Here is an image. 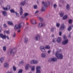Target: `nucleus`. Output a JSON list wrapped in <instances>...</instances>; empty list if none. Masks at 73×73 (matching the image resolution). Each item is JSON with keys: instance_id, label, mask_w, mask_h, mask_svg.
<instances>
[{"instance_id": "f257e3e1", "label": "nucleus", "mask_w": 73, "mask_h": 73, "mask_svg": "<svg viewBox=\"0 0 73 73\" xmlns=\"http://www.w3.org/2000/svg\"><path fill=\"white\" fill-rule=\"evenodd\" d=\"M42 4L44 5V6L42 7L41 11L42 12H44L45 11L46 8H47L48 6L50 4V3L48 1H47V2H44V1H43L42 2Z\"/></svg>"}, {"instance_id": "f03ea898", "label": "nucleus", "mask_w": 73, "mask_h": 73, "mask_svg": "<svg viewBox=\"0 0 73 73\" xmlns=\"http://www.w3.org/2000/svg\"><path fill=\"white\" fill-rule=\"evenodd\" d=\"M16 52V48H14L13 49H10L8 51L7 53L9 54H11L12 56H13L15 53Z\"/></svg>"}, {"instance_id": "7ed1b4c3", "label": "nucleus", "mask_w": 73, "mask_h": 73, "mask_svg": "<svg viewBox=\"0 0 73 73\" xmlns=\"http://www.w3.org/2000/svg\"><path fill=\"white\" fill-rule=\"evenodd\" d=\"M56 56L57 57L58 59H63V55L62 54H59V51H58L56 53Z\"/></svg>"}, {"instance_id": "20e7f679", "label": "nucleus", "mask_w": 73, "mask_h": 73, "mask_svg": "<svg viewBox=\"0 0 73 73\" xmlns=\"http://www.w3.org/2000/svg\"><path fill=\"white\" fill-rule=\"evenodd\" d=\"M22 24L24 25V23H19V25H15L14 27V29L15 30H17V29H20L21 28V24Z\"/></svg>"}, {"instance_id": "39448f33", "label": "nucleus", "mask_w": 73, "mask_h": 73, "mask_svg": "<svg viewBox=\"0 0 73 73\" xmlns=\"http://www.w3.org/2000/svg\"><path fill=\"white\" fill-rule=\"evenodd\" d=\"M7 38V40H9V36H6L5 35H3L2 34H0V37L2 38V39H5Z\"/></svg>"}, {"instance_id": "423d86ee", "label": "nucleus", "mask_w": 73, "mask_h": 73, "mask_svg": "<svg viewBox=\"0 0 73 73\" xmlns=\"http://www.w3.org/2000/svg\"><path fill=\"white\" fill-rule=\"evenodd\" d=\"M34 39L36 41H39L40 40V36L39 35H37L35 36Z\"/></svg>"}, {"instance_id": "0eeeda50", "label": "nucleus", "mask_w": 73, "mask_h": 73, "mask_svg": "<svg viewBox=\"0 0 73 73\" xmlns=\"http://www.w3.org/2000/svg\"><path fill=\"white\" fill-rule=\"evenodd\" d=\"M44 48L45 47L44 46H42L40 47V49L42 52H45V49Z\"/></svg>"}, {"instance_id": "6e6552de", "label": "nucleus", "mask_w": 73, "mask_h": 73, "mask_svg": "<svg viewBox=\"0 0 73 73\" xmlns=\"http://www.w3.org/2000/svg\"><path fill=\"white\" fill-rule=\"evenodd\" d=\"M36 73H41V67L38 66L36 67Z\"/></svg>"}, {"instance_id": "1a4fd4ad", "label": "nucleus", "mask_w": 73, "mask_h": 73, "mask_svg": "<svg viewBox=\"0 0 73 73\" xmlns=\"http://www.w3.org/2000/svg\"><path fill=\"white\" fill-rule=\"evenodd\" d=\"M45 25H46L45 23H40L38 25V28H42L43 27H45Z\"/></svg>"}, {"instance_id": "9d476101", "label": "nucleus", "mask_w": 73, "mask_h": 73, "mask_svg": "<svg viewBox=\"0 0 73 73\" xmlns=\"http://www.w3.org/2000/svg\"><path fill=\"white\" fill-rule=\"evenodd\" d=\"M57 61V58H50L48 60L49 62H51V61L55 62V61Z\"/></svg>"}, {"instance_id": "9b49d317", "label": "nucleus", "mask_w": 73, "mask_h": 73, "mask_svg": "<svg viewBox=\"0 0 73 73\" xmlns=\"http://www.w3.org/2000/svg\"><path fill=\"white\" fill-rule=\"evenodd\" d=\"M31 64H37L38 63V61L35 60H32L31 61Z\"/></svg>"}, {"instance_id": "f8f14e48", "label": "nucleus", "mask_w": 73, "mask_h": 73, "mask_svg": "<svg viewBox=\"0 0 73 73\" xmlns=\"http://www.w3.org/2000/svg\"><path fill=\"white\" fill-rule=\"evenodd\" d=\"M4 68H9V64L7 62H5L3 64Z\"/></svg>"}, {"instance_id": "ddd939ff", "label": "nucleus", "mask_w": 73, "mask_h": 73, "mask_svg": "<svg viewBox=\"0 0 73 73\" xmlns=\"http://www.w3.org/2000/svg\"><path fill=\"white\" fill-rule=\"evenodd\" d=\"M25 1H24L20 3V5L21 7H23V6H24L26 4Z\"/></svg>"}, {"instance_id": "4468645a", "label": "nucleus", "mask_w": 73, "mask_h": 73, "mask_svg": "<svg viewBox=\"0 0 73 73\" xmlns=\"http://www.w3.org/2000/svg\"><path fill=\"white\" fill-rule=\"evenodd\" d=\"M65 29V25L64 24H62L61 25V26L60 28V31H62Z\"/></svg>"}, {"instance_id": "2eb2a0df", "label": "nucleus", "mask_w": 73, "mask_h": 73, "mask_svg": "<svg viewBox=\"0 0 73 73\" xmlns=\"http://www.w3.org/2000/svg\"><path fill=\"white\" fill-rule=\"evenodd\" d=\"M68 39H67L62 42V44H63V45H66L67 44H68Z\"/></svg>"}, {"instance_id": "dca6fc26", "label": "nucleus", "mask_w": 73, "mask_h": 73, "mask_svg": "<svg viewBox=\"0 0 73 73\" xmlns=\"http://www.w3.org/2000/svg\"><path fill=\"white\" fill-rule=\"evenodd\" d=\"M56 41L58 43H60L61 42V38L60 37H58L56 40Z\"/></svg>"}, {"instance_id": "f3484780", "label": "nucleus", "mask_w": 73, "mask_h": 73, "mask_svg": "<svg viewBox=\"0 0 73 73\" xmlns=\"http://www.w3.org/2000/svg\"><path fill=\"white\" fill-rule=\"evenodd\" d=\"M29 15V13H25L24 15L22 16V18H25L26 16H28Z\"/></svg>"}, {"instance_id": "a211bd4d", "label": "nucleus", "mask_w": 73, "mask_h": 73, "mask_svg": "<svg viewBox=\"0 0 73 73\" xmlns=\"http://www.w3.org/2000/svg\"><path fill=\"white\" fill-rule=\"evenodd\" d=\"M46 56V54L44 53H42L41 54V57L42 58H45Z\"/></svg>"}, {"instance_id": "6ab92c4d", "label": "nucleus", "mask_w": 73, "mask_h": 73, "mask_svg": "<svg viewBox=\"0 0 73 73\" xmlns=\"http://www.w3.org/2000/svg\"><path fill=\"white\" fill-rule=\"evenodd\" d=\"M23 13V8H22V7H21L20 8V15H22V14Z\"/></svg>"}, {"instance_id": "aec40b11", "label": "nucleus", "mask_w": 73, "mask_h": 73, "mask_svg": "<svg viewBox=\"0 0 73 73\" xmlns=\"http://www.w3.org/2000/svg\"><path fill=\"white\" fill-rule=\"evenodd\" d=\"M8 24L9 25H12L13 26L14 25H13V23H12V22L10 21H8Z\"/></svg>"}, {"instance_id": "412c9836", "label": "nucleus", "mask_w": 73, "mask_h": 73, "mask_svg": "<svg viewBox=\"0 0 73 73\" xmlns=\"http://www.w3.org/2000/svg\"><path fill=\"white\" fill-rule=\"evenodd\" d=\"M31 23L33 24H36V21L35 19L31 21Z\"/></svg>"}, {"instance_id": "4be33fe9", "label": "nucleus", "mask_w": 73, "mask_h": 73, "mask_svg": "<svg viewBox=\"0 0 73 73\" xmlns=\"http://www.w3.org/2000/svg\"><path fill=\"white\" fill-rule=\"evenodd\" d=\"M2 13L3 16H6L7 15V12L5 11H3Z\"/></svg>"}, {"instance_id": "5701e85b", "label": "nucleus", "mask_w": 73, "mask_h": 73, "mask_svg": "<svg viewBox=\"0 0 73 73\" xmlns=\"http://www.w3.org/2000/svg\"><path fill=\"white\" fill-rule=\"evenodd\" d=\"M28 41V38L27 37H25V40H24V42L25 43H27V42Z\"/></svg>"}, {"instance_id": "b1692460", "label": "nucleus", "mask_w": 73, "mask_h": 73, "mask_svg": "<svg viewBox=\"0 0 73 73\" xmlns=\"http://www.w3.org/2000/svg\"><path fill=\"white\" fill-rule=\"evenodd\" d=\"M45 48L47 49H50V46L48 45H47L46 46Z\"/></svg>"}, {"instance_id": "393cba45", "label": "nucleus", "mask_w": 73, "mask_h": 73, "mask_svg": "<svg viewBox=\"0 0 73 73\" xmlns=\"http://www.w3.org/2000/svg\"><path fill=\"white\" fill-rule=\"evenodd\" d=\"M59 15H60V17H63V16H64V13L62 12V13H60L59 14Z\"/></svg>"}, {"instance_id": "a878e982", "label": "nucleus", "mask_w": 73, "mask_h": 73, "mask_svg": "<svg viewBox=\"0 0 73 73\" xmlns=\"http://www.w3.org/2000/svg\"><path fill=\"white\" fill-rule=\"evenodd\" d=\"M29 65L27 64L26 65L25 67V68L26 70H28L29 69Z\"/></svg>"}, {"instance_id": "bb28decb", "label": "nucleus", "mask_w": 73, "mask_h": 73, "mask_svg": "<svg viewBox=\"0 0 73 73\" xmlns=\"http://www.w3.org/2000/svg\"><path fill=\"white\" fill-rule=\"evenodd\" d=\"M10 12L11 13H16L15 11V10L13 9H11L10 10Z\"/></svg>"}, {"instance_id": "cd10ccee", "label": "nucleus", "mask_w": 73, "mask_h": 73, "mask_svg": "<svg viewBox=\"0 0 73 73\" xmlns=\"http://www.w3.org/2000/svg\"><path fill=\"white\" fill-rule=\"evenodd\" d=\"M4 61V58L2 57L0 58V62L2 63Z\"/></svg>"}, {"instance_id": "c85d7f7f", "label": "nucleus", "mask_w": 73, "mask_h": 73, "mask_svg": "<svg viewBox=\"0 0 73 73\" xmlns=\"http://www.w3.org/2000/svg\"><path fill=\"white\" fill-rule=\"evenodd\" d=\"M35 69V66H33L31 67V70L32 71H34Z\"/></svg>"}, {"instance_id": "c756f323", "label": "nucleus", "mask_w": 73, "mask_h": 73, "mask_svg": "<svg viewBox=\"0 0 73 73\" xmlns=\"http://www.w3.org/2000/svg\"><path fill=\"white\" fill-rule=\"evenodd\" d=\"M54 29H55V28H54V27H52L51 28L50 30L51 32H54Z\"/></svg>"}, {"instance_id": "7c9ffc66", "label": "nucleus", "mask_w": 73, "mask_h": 73, "mask_svg": "<svg viewBox=\"0 0 73 73\" xmlns=\"http://www.w3.org/2000/svg\"><path fill=\"white\" fill-rule=\"evenodd\" d=\"M38 19H39L40 21H43V19L42 18H41V17H38Z\"/></svg>"}, {"instance_id": "2f4dec72", "label": "nucleus", "mask_w": 73, "mask_h": 73, "mask_svg": "<svg viewBox=\"0 0 73 73\" xmlns=\"http://www.w3.org/2000/svg\"><path fill=\"white\" fill-rule=\"evenodd\" d=\"M6 46H4L3 47V50L4 52H5V51H6Z\"/></svg>"}, {"instance_id": "473e14b6", "label": "nucleus", "mask_w": 73, "mask_h": 73, "mask_svg": "<svg viewBox=\"0 0 73 73\" xmlns=\"http://www.w3.org/2000/svg\"><path fill=\"white\" fill-rule=\"evenodd\" d=\"M56 41H57V39H56V38H54L52 39V42H53L55 43V42H56Z\"/></svg>"}, {"instance_id": "72a5a7b5", "label": "nucleus", "mask_w": 73, "mask_h": 73, "mask_svg": "<svg viewBox=\"0 0 73 73\" xmlns=\"http://www.w3.org/2000/svg\"><path fill=\"white\" fill-rule=\"evenodd\" d=\"M69 5L68 4H67L66 9H67V10H69Z\"/></svg>"}, {"instance_id": "f704fd0d", "label": "nucleus", "mask_w": 73, "mask_h": 73, "mask_svg": "<svg viewBox=\"0 0 73 73\" xmlns=\"http://www.w3.org/2000/svg\"><path fill=\"white\" fill-rule=\"evenodd\" d=\"M67 16L66 15H65L63 17V20H66L67 19Z\"/></svg>"}, {"instance_id": "c9c22d12", "label": "nucleus", "mask_w": 73, "mask_h": 73, "mask_svg": "<svg viewBox=\"0 0 73 73\" xmlns=\"http://www.w3.org/2000/svg\"><path fill=\"white\" fill-rule=\"evenodd\" d=\"M37 5H34V8L35 9H37Z\"/></svg>"}, {"instance_id": "e433bc0d", "label": "nucleus", "mask_w": 73, "mask_h": 73, "mask_svg": "<svg viewBox=\"0 0 73 73\" xmlns=\"http://www.w3.org/2000/svg\"><path fill=\"white\" fill-rule=\"evenodd\" d=\"M3 32L4 33H6L7 34H9V31H4Z\"/></svg>"}, {"instance_id": "4c0bfd02", "label": "nucleus", "mask_w": 73, "mask_h": 73, "mask_svg": "<svg viewBox=\"0 0 73 73\" xmlns=\"http://www.w3.org/2000/svg\"><path fill=\"white\" fill-rule=\"evenodd\" d=\"M22 72H23V70L20 69L19 70L18 73H21Z\"/></svg>"}, {"instance_id": "58836bf2", "label": "nucleus", "mask_w": 73, "mask_h": 73, "mask_svg": "<svg viewBox=\"0 0 73 73\" xmlns=\"http://www.w3.org/2000/svg\"><path fill=\"white\" fill-rule=\"evenodd\" d=\"M72 29V26H70L68 28V31H70Z\"/></svg>"}, {"instance_id": "ea45409f", "label": "nucleus", "mask_w": 73, "mask_h": 73, "mask_svg": "<svg viewBox=\"0 0 73 73\" xmlns=\"http://www.w3.org/2000/svg\"><path fill=\"white\" fill-rule=\"evenodd\" d=\"M60 23H57L56 24V26L57 27H60Z\"/></svg>"}, {"instance_id": "a19ab883", "label": "nucleus", "mask_w": 73, "mask_h": 73, "mask_svg": "<svg viewBox=\"0 0 73 73\" xmlns=\"http://www.w3.org/2000/svg\"><path fill=\"white\" fill-rule=\"evenodd\" d=\"M13 70L14 71H16V67H15V66H13Z\"/></svg>"}, {"instance_id": "79ce46f5", "label": "nucleus", "mask_w": 73, "mask_h": 73, "mask_svg": "<svg viewBox=\"0 0 73 73\" xmlns=\"http://www.w3.org/2000/svg\"><path fill=\"white\" fill-rule=\"evenodd\" d=\"M3 9L4 11H8V9L7 7H3Z\"/></svg>"}, {"instance_id": "37998d69", "label": "nucleus", "mask_w": 73, "mask_h": 73, "mask_svg": "<svg viewBox=\"0 0 73 73\" xmlns=\"http://www.w3.org/2000/svg\"><path fill=\"white\" fill-rule=\"evenodd\" d=\"M15 13L16 14V15L17 17H19V14L17 12H15Z\"/></svg>"}, {"instance_id": "c03bdc74", "label": "nucleus", "mask_w": 73, "mask_h": 73, "mask_svg": "<svg viewBox=\"0 0 73 73\" xmlns=\"http://www.w3.org/2000/svg\"><path fill=\"white\" fill-rule=\"evenodd\" d=\"M54 8L55 9V8H56V7H57V5L56 4H54L53 5Z\"/></svg>"}, {"instance_id": "a18cd8bd", "label": "nucleus", "mask_w": 73, "mask_h": 73, "mask_svg": "<svg viewBox=\"0 0 73 73\" xmlns=\"http://www.w3.org/2000/svg\"><path fill=\"white\" fill-rule=\"evenodd\" d=\"M3 26L4 27V28H7V25L5 24H4L3 25Z\"/></svg>"}, {"instance_id": "49530a36", "label": "nucleus", "mask_w": 73, "mask_h": 73, "mask_svg": "<svg viewBox=\"0 0 73 73\" xmlns=\"http://www.w3.org/2000/svg\"><path fill=\"white\" fill-rule=\"evenodd\" d=\"M68 21L69 24H71V23H72V20L71 19H70Z\"/></svg>"}, {"instance_id": "de8ad7c7", "label": "nucleus", "mask_w": 73, "mask_h": 73, "mask_svg": "<svg viewBox=\"0 0 73 73\" xmlns=\"http://www.w3.org/2000/svg\"><path fill=\"white\" fill-rule=\"evenodd\" d=\"M13 37L14 38H15V37H16V34L15 33H14V34L13 35Z\"/></svg>"}, {"instance_id": "09e8293b", "label": "nucleus", "mask_w": 73, "mask_h": 73, "mask_svg": "<svg viewBox=\"0 0 73 73\" xmlns=\"http://www.w3.org/2000/svg\"><path fill=\"white\" fill-rule=\"evenodd\" d=\"M6 8H7V9H10V6H7L6 7Z\"/></svg>"}, {"instance_id": "8fccbe9b", "label": "nucleus", "mask_w": 73, "mask_h": 73, "mask_svg": "<svg viewBox=\"0 0 73 73\" xmlns=\"http://www.w3.org/2000/svg\"><path fill=\"white\" fill-rule=\"evenodd\" d=\"M50 52H51V50H48L47 52V53H48V54H49V53H50Z\"/></svg>"}, {"instance_id": "3c124183", "label": "nucleus", "mask_w": 73, "mask_h": 73, "mask_svg": "<svg viewBox=\"0 0 73 73\" xmlns=\"http://www.w3.org/2000/svg\"><path fill=\"white\" fill-rule=\"evenodd\" d=\"M23 62L24 61H23V60L21 61L20 62V64H23Z\"/></svg>"}, {"instance_id": "603ef678", "label": "nucleus", "mask_w": 73, "mask_h": 73, "mask_svg": "<svg viewBox=\"0 0 73 73\" xmlns=\"http://www.w3.org/2000/svg\"><path fill=\"white\" fill-rule=\"evenodd\" d=\"M38 12H39L38 10L36 11L35 13V14H37V13H38Z\"/></svg>"}, {"instance_id": "864d4df0", "label": "nucleus", "mask_w": 73, "mask_h": 73, "mask_svg": "<svg viewBox=\"0 0 73 73\" xmlns=\"http://www.w3.org/2000/svg\"><path fill=\"white\" fill-rule=\"evenodd\" d=\"M62 34V33L60 31L59 32V36H61V35Z\"/></svg>"}, {"instance_id": "5fc2aeb1", "label": "nucleus", "mask_w": 73, "mask_h": 73, "mask_svg": "<svg viewBox=\"0 0 73 73\" xmlns=\"http://www.w3.org/2000/svg\"><path fill=\"white\" fill-rule=\"evenodd\" d=\"M63 38L65 40H66V36H64Z\"/></svg>"}, {"instance_id": "6e6d98bb", "label": "nucleus", "mask_w": 73, "mask_h": 73, "mask_svg": "<svg viewBox=\"0 0 73 73\" xmlns=\"http://www.w3.org/2000/svg\"><path fill=\"white\" fill-rule=\"evenodd\" d=\"M2 3H3V1L2 0H0V5H1Z\"/></svg>"}, {"instance_id": "4d7b16f0", "label": "nucleus", "mask_w": 73, "mask_h": 73, "mask_svg": "<svg viewBox=\"0 0 73 73\" xmlns=\"http://www.w3.org/2000/svg\"><path fill=\"white\" fill-rule=\"evenodd\" d=\"M6 73H13V72L12 71L10 72L7 71Z\"/></svg>"}, {"instance_id": "13d9d810", "label": "nucleus", "mask_w": 73, "mask_h": 73, "mask_svg": "<svg viewBox=\"0 0 73 73\" xmlns=\"http://www.w3.org/2000/svg\"><path fill=\"white\" fill-rule=\"evenodd\" d=\"M2 30V29L1 28V27H0V33L1 32V30Z\"/></svg>"}, {"instance_id": "bf43d9fd", "label": "nucleus", "mask_w": 73, "mask_h": 73, "mask_svg": "<svg viewBox=\"0 0 73 73\" xmlns=\"http://www.w3.org/2000/svg\"><path fill=\"white\" fill-rule=\"evenodd\" d=\"M17 32L18 33H20V30H18Z\"/></svg>"}, {"instance_id": "052dcab7", "label": "nucleus", "mask_w": 73, "mask_h": 73, "mask_svg": "<svg viewBox=\"0 0 73 73\" xmlns=\"http://www.w3.org/2000/svg\"><path fill=\"white\" fill-rule=\"evenodd\" d=\"M58 5H59V6L60 7H61V5L60 4H59Z\"/></svg>"}, {"instance_id": "680f3d73", "label": "nucleus", "mask_w": 73, "mask_h": 73, "mask_svg": "<svg viewBox=\"0 0 73 73\" xmlns=\"http://www.w3.org/2000/svg\"><path fill=\"white\" fill-rule=\"evenodd\" d=\"M71 36V35L70 34L69 35V37H70V36Z\"/></svg>"}, {"instance_id": "e2e57ef3", "label": "nucleus", "mask_w": 73, "mask_h": 73, "mask_svg": "<svg viewBox=\"0 0 73 73\" xmlns=\"http://www.w3.org/2000/svg\"><path fill=\"white\" fill-rule=\"evenodd\" d=\"M54 35H52V37H53L54 36Z\"/></svg>"}, {"instance_id": "0e129e2a", "label": "nucleus", "mask_w": 73, "mask_h": 73, "mask_svg": "<svg viewBox=\"0 0 73 73\" xmlns=\"http://www.w3.org/2000/svg\"><path fill=\"white\" fill-rule=\"evenodd\" d=\"M28 18H26V20H28Z\"/></svg>"}, {"instance_id": "69168bd1", "label": "nucleus", "mask_w": 73, "mask_h": 73, "mask_svg": "<svg viewBox=\"0 0 73 73\" xmlns=\"http://www.w3.org/2000/svg\"><path fill=\"white\" fill-rule=\"evenodd\" d=\"M37 3L38 4V1H37Z\"/></svg>"}, {"instance_id": "338daca9", "label": "nucleus", "mask_w": 73, "mask_h": 73, "mask_svg": "<svg viewBox=\"0 0 73 73\" xmlns=\"http://www.w3.org/2000/svg\"><path fill=\"white\" fill-rule=\"evenodd\" d=\"M69 73H72L71 72H69Z\"/></svg>"}, {"instance_id": "774afa93", "label": "nucleus", "mask_w": 73, "mask_h": 73, "mask_svg": "<svg viewBox=\"0 0 73 73\" xmlns=\"http://www.w3.org/2000/svg\"><path fill=\"white\" fill-rule=\"evenodd\" d=\"M51 73H53V72H51Z\"/></svg>"}]
</instances>
